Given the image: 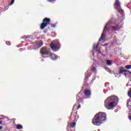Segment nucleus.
Segmentation results:
<instances>
[{"instance_id":"nucleus-1","label":"nucleus","mask_w":131,"mask_h":131,"mask_svg":"<svg viewBox=\"0 0 131 131\" xmlns=\"http://www.w3.org/2000/svg\"><path fill=\"white\" fill-rule=\"evenodd\" d=\"M107 115L104 112H99L96 114L92 120V123L96 126H100L104 121H106Z\"/></svg>"},{"instance_id":"nucleus-2","label":"nucleus","mask_w":131,"mask_h":131,"mask_svg":"<svg viewBox=\"0 0 131 131\" xmlns=\"http://www.w3.org/2000/svg\"><path fill=\"white\" fill-rule=\"evenodd\" d=\"M117 101H118L117 97L115 96L109 97L104 101V107L110 110V109L114 108L117 105Z\"/></svg>"},{"instance_id":"nucleus-3","label":"nucleus","mask_w":131,"mask_h":131,"mask_svg":"<svg viewBox=\"0 0 131 131\" xmlns=\"http://www.w3.org/2000/svg\"><path fill=\"white\" fill-rule=\"evenodd\" d=\"M50 48L52 49V50H53V51L57 52V51H58L60 48H61L60 42H59L58 41H52L50 43Z\"/></svg>"},{"instance_id":"nucleus-4","label":"nucleus","mask_w":131,"mask_h":131,"mask_svg":"<svg viewBox=\"0 0 131 131\" xmlns=\"http://www.w3.org/2000/svg\"><path fill=\"white\" fill-rule=\"evenodd\" d=\"M42 23L40 25L41 29H45V27H47L48 25H50V23H51V19L46 17L42 20Z\"/></svg>"},{"instance_id":"nucleus-5","label":"nucleus","mask_w":131,"mask_h":131,"mask_svg":"<svg viewBox=\"0 0 131 131\" xmlns=\"http://www.w3.org/2000/svg\"><path fill=\"white\" fill-rule=\"evenodd\" d=\"M50 49L44 47L40 51V53L42 56H46L47 55L51 54V52H50Z\"/></svg>"},{"instance_id":"nucleus-6","label":"nucleus","mask_w":131,"mask_h":131,"mask_svg":"<svg viewBox=\"0 0 131 131\" xmlns=\"http://www.w3.org/2000/svg\"><path fill=\"white\" fill-rule=\"evenodd\" d=\"M112 24H113V19L110 20V21L106 24L103 29V32L106 33V31H110V28L108 27H111V25H112Z\"/></svg>"},{"instance_id":"nucleus-7","label":"nucleus","mask_w":131,"mask_h":131,"mask_svg":"<svg viewBox=\"0 0 131 131\" xmlns=\"http://www.w3.org/2000/svg\"><path fill=\"white\" fill-rule=\"evenodd\" d=\"M113 24H114V25L112 27V31H118V30H119L120 27H121L119 25L120 24H114L113 23Z\"/></svg>"},{"instance_id":"nucleus-8","label":"nucleus","mask_w":131,"mask_h":131,"mask_svg":"<svg viewBox=\"0 0 131 131\" xmlns=\"http://www.w3.org/2000/svg\"><path fill=\"white\" fill-rule=\"evenodd\" d=\"M118 72H119V74H122V73H123V72H128V73H129V74H131L130 71H129L128 70H124V68H123V67L119 68Z\"/></svg>"},{"instance_id":"nucleus-9","label":"nucleus","mask_w":131,"mask_h":131,"mask_svg":"<svg viewBox=\"0 0 131 131\" xmlns=\"http://www.w3.org/2000/svg\"><path fill=\"white\" fill-rule=\"evenodd\" d=\"M42 46V42L40 41H36L34 43V46L36 47L37 49H39Z\"/></svg>"},{"instance_id":"nucleus-10","label":"nucleus","mask_w":131,"mask_h":131,"mask_svg":"<svg viewBox=\"0 0 131 131\" xmlns=\"http://www.w3.org/2000/svg\"><path fill=\"white\" fill-rule=\"evenodd\" d=\"M114 7L116 8L117 9V7L118 8H120L121 7L120 5V2L118 0H116L115 3L114 4Z\"/></svg>"},{"instance_id":"nucleus-11","label":"nucleus","mask_w":131,"mask_h":131,"mask_svg":"<svg viewBox=\"0 0 131 131\" xmlns=\"http://www.w3.org/2000/svg\"><path fill=\"white\" fill-rule=\"evenodd\" d=\"M75 125H76V120H74L70 123V127L73 128V127H75Z\"/></svg>"},{"instance_id":"nucleus-12","label":"nucleus","mask_w":131,"mask_h":131,"mask_svg":"<svg viewBox=\"0 0 131 131\" xmlns=\"http://www.w3.org/2000/svg\"><path fill=\"white\" fill-rule=\"evenodd\" d=\"M49 57L52 59V60H56V59L58 58V56L57 55H55V54L51 53L50 52V54H49Z\"/></svg>"},{"instance_id":"nucleus-13","label":"nucleus","mask_w":131,"mask_h":131,"mask_svg":"<svg viewBox=\"0 0 131 131\" xmlns=\"http://www.w3.org/2000/svg\"><path fill=\"white\" fill-rule=\"evenodd\" d=\"M105 37H106V33H105L104 32H102L101 36L99 39V41H102V40H104V39H105Z\"/></svg>"},{"instance_id":"nucleus-14","label":"nucleus","mask_w":131,"mask_h":131,"mask_svg":"<svg viewBox=\"0 0 131 131\" xmlns=\"http://www.w3.org/2000/svg\"><path fill=\"white\" fill-rule=\"evenodd\" d=\"M84 94L87 97H89V96H91V90H85L84 91Z\"/></svg>"},{"instance_id":"nucleus-15","label":"nucleus","mask_w":131,"mask_h":131,"mask_svg":"<svg viewBox=\"0 0 131 131\" xmlns=\"http://www.w3.org/2000/svg\"><path fill=\"white\" fill-rule=\"evenodd\" d=\"M127 108H131V100L130 99H129L127 100V102L126 104Z\"/></svg>"},{"instance_id":"nucleus-16","label":"nucleus","mask_w":131,"mask_h":131,"mask_svg":"<svg viewBox=\"0 0 131 131\" xmlns=\"http://www.w3.org/2000/svg\"><path fill=\"white\" fill-rule=\"evenodd\" d=\"M118 10V12L119 13H120V14H121V15H122V14H123L124 11L123 10H122V9H121V6H120V7H119L118 8H117Z\"/></svg>"},{"instance_id":"nucleus-17","label":"nucleus","mask_w":131,"mask_h":131,"mask_svg":"<svg viewBox=\"0 0 131 131\" xmlns=\"http://www.w3.org/2000/svg\"><path fill=\"white\" fill-rule=\"evenodd\" d=\"M106 64H107L108 66H112V63L111 62V60L109 59L106 60Z\"/></svg>"},{"instance_id":"nucleus-18","label":"nucleus","mask_w":131,"mask_h":131,"mask_svg":"<svg viewBox=\"0 0 131 131\" xmlns=\"http://www.w3.org/2000/svg\"><path fill=\"white\" fill-rule=\"evenodd\" d=\"M104 69L105 70H106V71H107V72H108V73H112V71H111L110 70V69H109V68L107 67H104Z\"/></svg>"},{"instance_id":"nucleus-19","label":"nucleus","mask_w":131,"mask_h":131,"mask_svg":"<svg viewBox=\"0 0 131 131\" xmlns=\"http://www.w3.org/2000/svg\"><path fill=\"white\" fill-rule=\"evenodd\" d=\"M90 71H92V72H96L97 69H96L95 67H93L90 70Z\"/></svg>"},{"instance_id":"nucleus-20","label":"nucleus","mask_w":131,"mask_h":131,"mask_svg":"<svg viewBox=\"0 0 131 131\" xmlns=\"http://www.w3.org/2000/svg\"><path fill=\"white\" fill-rule=\"evenodd\" d=\"M16 128L17 129H21L23 128V127L22 126V125L20 124H18V125H16Z\"/></svg>"},{"instance_id":"nucleus-21","label":"nucleus","mask_w":131,"mask_h":131,"mask_svg":"<svg viewBox=\"0 0 131 131\" xmlns=\"http://www.w3.org/2000/svg\"><path fill=\"white\" fill-rule=\"evenodd\" d=\"M98 48H99V46L96 44L94 45L93 46V49L94 50H95V51H97V50H98Z\"/></svg>"},{"instance_id":"nucleus-22","label":"nucleus","mask_w":131,"mask_h":131,"mask_svg":"<svg viewBox=\"0 0 131 131\" xmlns=\"http://www.w3.org/2000/svg\"><path fill=\"white\" fill-rule=\"evenodd\" d=\"M126 69H131V65H127L125 66Z\"/></svg>"},{"instance_id":"nucleus-23","label":"nucleus","mask_w":131,"mask_h":131,"mask_svg":"<svg viewBox=\"0 0 131 131\" xmlns=\"http://www.w3.org/2000/svg\"><path fill=\"white\" fill-rule=\"evenodd\" d=\"M14 3H15V0H12L10 4V6H12V5H14Z\"/></svg>"},{"instance_id":"nucleus-24","label":"nucleus","mask_w":131,"mask_h":131,"mask_svg":"<svg viewBox=\"0 0 131 131\" xmlns=\"http://www.w3.org/2000/svg\"><path fill=\"white\" fill-rule=\"evenodd\" d=\"M30 35H27V36H24V38H30Z\"/></svg>"},{"instance_id":"nucleus-25","label":"nucleus","mask_w":131,"mask_h":131,"mask_svg":"<svg viewBox=\"0 0 131 131\" xmlns=\"http://www.w3.org/2000/svg\"><path fill=\"white\" fill-rule=\"evenodd\" d=\"M6 43L7 46H11V42L10 41H7Z\"/></svg>"},{"instance_id":"nucleus-26","label":"nucleus","mask_w":131,"mask_h":131,"mask_svg":"<svg viewBox=\"0 0 131 131\" xmlns=\"http://www.w3.org/2000/svg\"><path fill=\"white\" fill-rule=\"evenodd\" d=\"M95 51H96V52H97L98 53V54H101V51H100V50L97 49Z\"/></svg>"},{"instance_id":"nucleus-27","label":"nucleus","mask_w":131,"mask_h":131,"mask_svg":"<svg viewBox=\"0 0 131 131\" xmlns=\"http://www.w3.org/2000/svg\"><path fill=\"white\" fill-rule=\"evenodd\" d=\"M49 3H54V2H56V0H48Z\"/></svg>"},{"instance_id":"nucleus-28","label":"nucleus","mask_w":131,"mask_h":131,"mask_svg":"<svg viewBox=\"0 0 131 131\" xmlns=\"http://www.w3.org/2000/svg\"><path fill=\"white\" fill-rule=\"evenodd\" d=\"M78 102H82V99L79 98L78 99Z\"/></svg>"},{"instance_id":"nucleus-29","label":"nucleus","mask_w":131,"mask_h":131,"mask_svg":"<svg viewBox=\"0 0 131 131\" xmlns=\"http://www.w3.org/2000/svg\"><path fill=\"white\" fill-rule=\"evenodd\" d=\"M4 118H5L4 116H0V119H4Z\"/></svg>"},{"instance_id":"nucleus-30","label":"nucleus","mask_w":131,"mask_h":131,"mask_svg":"<svg viewBox=\"0 0 131 131\" xmlns=\"http://www.w3.org/2000/svg\"><path fill=\"white\" fill-rule=\"evenodd\" d=\"M72 119V113L71 114V116L70 117V120H71Z\"/></svg>"},{"instance_id":"nucleus-31","label":"nucleus","mask_w":131,"mask_h":131,"mask_svg":"<svg viewBox=\"0 0 131 131\" xmlns=\"http://www.w3.org/2000/svg\"><path fill=\"white\" fill-rule=\"evenodd\" d=\"M79 108H80V104H79L77 108H76V110H78V109H79Z\"/></svg>"},{"instance_id":"nucleus-32","label":"nucleus","mask_w":131,"mask_h":131,"mask_svg":"<svg viewBox=\"0 0 131 131\" xmlns=\"http://www.w3.org/2000/svg\"><path fill=\"white\" fill-rule=\"evenodd\" d=\"M124 75L125 76V77H126V76H127V73H124Z\"/></svg>"},{"instance_id":"nucleus-33","label":"nucleus","mask_w":131,"mask_h":131,"mask_svg":"<svg viewBox=\"0 0 131 131\" xmlns=\"http://www.w3.org/2000/svg\"><path fill=\"white\" fill-rule=\"evenodd\" d=\"M128 118H129V120H131V116L130 115H129Z\"/></svg>"},{"instance_id":"nucleus-34","label":"nucleus","mask_w":131,"mask_h":131,"mask_svg":"<svg viewBox=\"0 0 131 131\" xmlns=\"http://www.w3.org/2000/svg\"><path fill=\"white\" fill-rule=\"evenodd\" d=\"M52 27H56V25H52Z\"/></svg>"},{"instance_id":"nucleus-35","label":"nucleus","mask_w":131,"mask_h":131,"mask_svg":"<svg viewBox=\"0 0 131 131\" xmlns=\"http://www.w3.org/2000/svg\"><path fill=\"white\" fill-rule=\"evenodd\" d=\"M76 106H77L76 104L74 105L73 107V110L74 109V107H76Z\"/></svg>"},{"instance_id":"nucleus-36","label":"nucleus","mask_w":131,"mask_h":131,"mask_svg":"<svg viewBox=\"0 0 131 131\" xmlns=\"http://www.w3.org/2000/svg\"><path fill=\"white\" fill-rule=\"evenodd\" d=\"M1 129H3V126H0V130H1Z\"/></svg>"},{"instance_id":"nucleus-37","label":"nucleus","mask_w":131,"mask_h":131,"mask_svg":"<svg viewBox=\"0 0 131 131\" xmlns=\"http://www.w3.org/2000/svg\"><path fill=\"white\" fill-rule=\"evenodd\" d=\"M3 123V121H0V124H2Z\"/></svg>"},{"instance_id":"nucleus-38","label":"nucleus","mask_w":131,"mask_h":131,"mask_svg":"<svg viewBox=\"0 0 131 131\" xmlns=\"http://www.w3.org/2000/svg\"><path fill=\"white\" fill-rule=\"evenodd\" d=\"M103 46H107V44H104L103 45Z\"/></svg>"},{"instance_id":"nucleus-39","label":"nucleus","mask_w":131,"mask_h":131,"mask_svg":"<svg viewBox=\"0 0 131 131\" xmlns=\"http://www.w3.org/2000/svg\"><path fill=\"white\" fill-rule=\"evenodd\" d=\"M45 33H46V32H47L46 31H44Z\"/></svg>"},{"instance_id":"nucleus-40","label":"nucleus","mask_w":131,"mask_h":131,"mask_svg":"<svg viewBox=\"0 0 131 131\" xmlns=\"http://www.w3.org/2000/svg\"><path fill=\"white\" fill-rule=\"evenodd\" d=\"M14 120H15V119H13L12 120H14Z\"/></svg>"}]
</instances>
